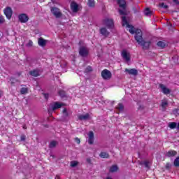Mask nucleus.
<instances>
[{"label":"nucleus","mask_w":179,"mask_h":179,"mask_svg":"<svg viewBox=\"0 0 179 179\" xmlns=\"http://www.w3.org/2000/svg\"><path fill=\"white\" fill-rule=\"evenodd\" d=\"M167 157H173V156H177V151L171 150L166 152L165 155Z\"/></svg>","instance_id":"obj_17"},{"label":"nucleus","mask_w":179,"mask_h":179,"mask_svg":"<svg viewBox=\"0 0 179 179\" xmlns=\"http://www.w3.org/2000/svg\"><path fill=\"white\" fill-rule=\"evenodd\" d=\"M101 76L103 79L106 80H108V79H111V72L107 69L102 71Z\"/></svg>","instance_id":"obj_11"},{"label":"nucleus","mask_w":179,"mask_h":179,"mask_svg":"<svg viewBox=\"0 0 179 179\" xmlns=\"http://www.w3.org/2000/svg\"><path fill=\"white\" fill-rule=\"evenodd\" d=\"M30 75H31V76H40V71L38 70H33L32 71H30Z\"/></svg>","instance_id":"obj_21"},{"label":"nucleus","mask_w":179,"mask_h":179,"mask_svg":"<svg viewBox=\"0 0 179 179\" xmlns=\"http://www.w3.org/2000/svg\"><path fill=\"white\" fill-rule=\"evenodd\" d=\"M29 91V90L27 88H22L20 92L22 94H26V93H27V92Z\"/></svg>","instance_id":"obj_34"},{"label":"nucleus","mask_w":179,"mask_h":179,"mask_svg":"<svg viewBox=\"0 0 179 179\" xmlns=\"http://www.w3.org/2000/svg\"><path fill=\"white\" fill-rule=\"evenodd\" d=\"M171 166V165L170 164H166V169H170Z\"/></svg>","instance_id":"obj_41"},{"label":"nucleus","mask_w":179,"mask_h":179,"mask_svg":"<svg viewBox=\"0 0 179 179\" xmlns=\"http://www.w3.org/2000/svg\"><path fill=\"white\" fill-rule=\"evenodd\" d=\"M64 106L63 103L59 102H55L50 104V107L49 108L50 110L55 111V110H58V108H61Z\"/></svg>","instance_id":"obj_10"},{"label":"nucleus","mask_w":179,"mask_h":179,"mask_svg":"<svg viewBox=\"0 0 179 179\" xmlns=\"http://www.w3.org/2000/svg\"><path fill=\"white\" fill-rule=\"evenodd\" d=\"M57 141H53L50 142L49 147L50 148H55V146H57Z\"/></svg>","instance_id":"obj_31"},{"label":"nucleus","mask_w":179,"mask_h":179,"mask_svg":"<svg viewBox=\"0 0 179 179\" xmlns=\"http://www.w3.org/2000/svg\"><path fill=\"white\" fill-rule=\"evenodd\" d=\"M159 6L160 8H163L164 9H167V8H169V6H167V4H165L164 3H160Z\"/></svg>","instance_id":"obj_33"},{"label":"nucleus","mask_w":179,"mask_h":179,"mask_svg":"<svg viewBox=\"0 0 179 179\" xmlns=\"http://www.w3.org/2000/svg\"><path fill=\"white\" fill-rule=\"evenodd\" d=\"M117 3H118L120 8H122V10H119V13H120V15H126L125 1L124 0H117Z\"/></svg>","instance_id":"obj_6"},{"label":"nucleus","mask_w":179,"mask_h":179,"mask_svg":"<svg viewBox=\"0 0 179 179\" xmlns=\"http://www.w3.org/2000/svg\"><path fill=\"white\" fill-rule=\"evenodd\" d=\"M100 157H101L102 159H108V153L105 152H102L100 154Z\"/></svg>","instance_id":"obj_22"},{"label":"nucleus","mask_w":179,"mask_h":179,"mask_svg":"<svg viewBox=\"0 0 179 179\" xmlns=\"http://www.w3.org/2000/svg\"><path fill=\"white\" fill-rule=\"evenodd\" d=\"M121 56L126 62H129V61H131V53L127 50L122 51Z\"/></svg>","instance_id":"obj_4"},{"label":"nucleus","mask_w":179,"mask_h":179,"mask_svg":"<svg viewBox=\"0 0 179 179\" xmlns=\"http://www.w3.org/2000/svg\"><path fill=\"white\" fill-rule=\"evenodd\" d=\"M79 164V162L78 161H71L70 163V165L71 167H76Z\"/></svg>","instance_id":"obj_25"},{"label":"nucleus","mask_w":179,"mask_h":179,"mask_svg":"<svg viewBox=\"0 0 179 179\" xmlns=\"http://www.w3.org/2000/svg\"><path fill=\"white\" fill-rule=\"evenodd\" d=\"M63 114H64V115H65L66 117L68 116V112L66 111V109H64V110H63Z\"/></svg>","instance_id":"obj_39"},{"label":"nucleus","mask_w":179,"mask_h":179,"mask_svg":"<svg viewBox=\"0 0 179 179\" xmlns=\"http://www.w3.org/2000/svg\"><path fill=\"white\" fill-rule=\"evenodd\" d=\"M1 94H2V92H0V96H1Z\"/></svg>","instance_id":"obj_49"},{"label":"nucleus","mask_w":179,"mask_h":179,"mask_svg":"<svg viewBox=\"0 0 179 179\" xmlns=\"http://www.w3.org/2000/svg\"><path fill=\"white\" fill-rule=\"evenodd\" d=\"M159 87L164 94H170V89L167 88L164 85L160 84Z\"/></svg>","instance_id":"obj_14"},{"label":"nucleus","mask_w":179,"mask_h":179,"mask_svg":"<svg viewBox=\"0 0 179 179\" xmlns=\"http://www.w3.org/2000/svg\"><path fill=\"white\" fill-rule=\"evenodd\" d=\"M18 20L21 23H27L29 22V15L25 13L20 14Z\"/></svg>","instance_id":"obj_9"},{"label":"nucleus","mask_w":179,"mask_h":179,"mask_svg":"<svg viewBox=\"0 0 179 179\" xmlns=\"http://www.w3.org/2000/svg\"><path fill=\"white\" fill-rule=\"evenodd\" d=\"M76 143H78L79 145V143H80V139H79L78 138H76L75 139Z\"/></svg>","instance_id":"obj_40"},{"label":"nucleus","mask_w":179,"mask_h":179,"mask_svg":"<svg viewBox=\"0 0 179 179\" xmlns=\"http://www.w3.org/2000/svg\"><path fill=\"white\" fill-rule=\"evenodd\" d=\"M59 94L61 97H64V96H65V92L64 91H59Z\"/></svg>","instance_id":"obj_37"},{"label":"nucleus","mask_w":179,"mask_h":179,"mask_svg":"<svg viewBox=\"0 0 179 179\" xmlns=\"http://www.w3.org/2000/svg\"><path fill=\"white\" fill-rule=\"evenodd\" d=\"M71 10L73 13H76L79 10V4L75 1H72L70 6Z\"/></svg>","instance_id":"obj_12"},{"label":"nucleus","mask_w":179,"mask_h":179,"mask_svg":"<svg viewBox=\"0 0 179 179\" xmlns=\"http://www.w3.org/2000/svg\"><path fill=\"white\" fill-rule=\"evenodd\" d=\"M23 129H26V126H24V127H23Z\"/></svg>","instance_id":"obj_48"},{"label":"nucleus","mask_w":179,"mask_h":179,"mask_svg":"<svg viewBox=\"0 0 179 179\" xmlns=\"http://www.w3.org/2000/svg\"><path fill=\"white\" fill-rule=\"evenodd\" d=\"M169 128H171V129H174V128L177 127V123H176V122H171V123H169Z\"/></svg>","instance_id":"obj_24"},{"label":"nucleus","mask_w":179,"mask_h":179,"mask_svg":"<svg viewBox=\"0 0 179 179\" xmlns=\"http://www.w3.org/2000/svg\"><path fill=\"white\" fill-rule=\"evenodd\" d=\"M92 66H87L86 69V72H91V71H92Z\"/></svg>","instance_id":"obj_38"},{"label":"nucleus","mask_w":179,"mask_h":179,"mask_svg":"<svg viewBox=\"0 0 179 179\" xmlns=\"http://www.w3.org/2000/svg\"><path fill=\"white\" fill-rule=\"evenodd\" d=\"M3 23H5V17L0 15V24H3Z\"/></svg>","instance_id":"obj_35"},{"label":"nucleus","mask_w":179,"mask_h":179,"mask_svg":"<svg viewBox=\"0 0 179 179\" xmlns=\"http://www.w3.org/2000/svg\"><path fill=\"white\" fill-rule=\"evenodd\" d=\"M125 72H128L129 75H134V76H136V75H138V70L135 69H126Z\"/></svg>","instance_id":"obj_16"},{"label":"nucleus","mask_w":179,"mask_h":179,"mask_svg":"<svg viewBox=\"0 0 179 179\" xmlns=\"http://www.w3.org/2000/svg\"><path fill=\"white\" fill-rule=\"evenodd\" d=\"M177 128H178V129H179V122L178 124Z\"/></svg>","instance_id":"obj_47"},{"label":"nucleus","mask_w":179,"mask_h":179,"mask_svg":"<svg viewBox=\"0 0 179 179\" xmlns=\"http://www.w3.org/2000/svg\"><path fill=\"white\" fill-rule=\"evenodd\" d=\"M167 104H168V102H167L166 100H164V101H162L161 106H162L163 110H166V107H167Z\"/></svg>","instance_id":"obj_27"},{"label":"nucleus","mask_w":179,"mask_h":179,"mask_svg":"<svg viewBox=\"0 0 179 179\" xmlns=\"http://www.w3.org/2000/svg\"><path fill=\"white\" fill-rule=\"evenodd\" d=\"M136 35L135 36V40L137 41V43L142 45L143 50H148L149 48V46L150 45V42L149 41H145L143 40V38H142V31L141 30H137L136 31Z\"/></svg>","instance_id":"obj_1"},{"label":"nucleus","mask_w":179,"mask_h":179,"mask_svg":"<svg viewBox=\"0 0 179 179\" xmlns=\"http://www.w3.org/2000/svg\"><path fill=\"white\" fill-rule=\"evenodd\" d=\"M122 25L124 26L125 27H127L129 29V33L131 34H136V31L139 29L135 30V28L132 27V25H130L129 23H128V21H127V18L125 17H122Z\"/></svg>","instance_id":"obj_2"},{"label":"nucleus","mask_w":179,"mask_h":179,"mask_svg":"<svg viewBox=\"0 0 179 179\" xmlns=\"http://www.w3.org/2000/svg\"><path fill=\"white\" fill-rule=\"evenodd\" d=\"M38 45H40L41 47H45L46 44H47V41L45 40L43 38H39L38 40Z\"/></svg>","instance_id":"obj_18"},{"label":"nucleus","mask_w":179,"mask_h":179,"mask_svg":"<svg viewBox=\"0 0 179 179\" xmlns=\"http://www.w3.org/2000/svg\"><path fill=\"white\" fill-rule=\"evenodd\" d=\"M176 3H178V0H173Z\"/></svg>","instance_id":"obj_43"},{"label":"nucleus","mask_w":179,"mask_h":179,"mask_svg":"<svg viewBox=\"0 0 179 179\" xmlns=\"http://www.w3.org/2000/svg\"><path fill=\"white\" fill-rule=\"evenodd\" d=\"M45 99H48V94H44Z\"/></svg>","instance_id":"obj_42"},{"label":"nucleus","mask_w":179,"mask_h":179,"mask_svg":"<svg viewBox=\"0 0 179 179\" xmlns=\"http://www.w3.org/2000/svg\"><path fill=\"white\" fill-rule=\"evenodd\" d=\"M99 31L104 37H108V36L110 35V32L107 30L106 27L100 28Z\"/></svg>","instance_id":"obj_15"},{"label":"nucleus","mask_w":179,"mask_h":179,"mask_svg":"<svg viewBox=\"0 0 179 179\" xmlns=\"http://www.w3.org/2000/svg\"><path fill=\"white\" fill-rule=\"evenodd\" d=\"M3 13H4L5 16L6 17V18L8 20H10V19L12 18V15L13 13V10H12V8L6 7L3 10Z\"/></svg>","instance_id":"obj_5"},{"label":"nucleus","mask_w":179,"mask_h":179,"mask_svg":"<svg viewBox=\"0 0 179 179\" xmlns=\"http://www.w3.org/2000/svg\"><path fill=\"white\" fill-rule=\"evenodd\" d=\"M21 141H24V136L21 137Z\"/></svg>","instance_id":"obj_44"},{"label":"nucleus","mask_w":179,"mask_h":179,"mask_svg":"<svg viewBox=\"0 0 179 179\" xmlns=\"http://www.w3.org/2000/svg\"><path fill=\"white\" fill-rule=\"evenodd\" d=\"M173 165L175 167H179V157L174 160Z\"/></svg>","instance_id":"obj_29"},{"label":"nucleus","mask_w":179,"mask_h":179,"mask_svg":"<svg viewBox=\"0 0 179 179\" xmlns=\"http://www.w3.org/2000/svg\"><path fill=\"white\" fill-rule=\"evenodd\" d=\"M50 12L57 19L62 16V13L61 12V10H59V8L57 7H52L50 8Z\"/></svg>","instance_id":"obj_3"},{"label":"nucleus","mask_w":179,"mask_h":179,"mask_svg":"<svg viewBox=\"0 0 179 179\" xmlns=\"http://www.w3.org/2000/svg\"><path fill=\"white\" fill-rule=\"evenodd\" d=\"M103 24L107 26L108 29H113L114 27V21L112 19L106 18L103 21Z\"/></svg>","instance_id":"obj_7"},{"label":"nucleus","mask_w":179,"mask_h":179,"mask_svg":"<svg viewBox=\"0 0 179 179\" xmlns=\"http://www.w3.org/2000/svg\"><path fill=\"white\" fill-rule=\"evenodd\" d=\"M78 118L79 120L86 121L87 120H90V115H89V113H86L85 115H80L78 116Z\"/></svg>","instance_id":"obj_19"},{"label":"nucleus","mask_w":179,"mask_h":179,"mask_svg":"<svg viewBox=\"0 0 179 179\" xmlns=\"http://www.w3.org/2000/svg\"><path fill=\"white\" fill-rule=\"evenodd\" d=\"M117 108L119 110V111H122V110H124V105L119 103L117 106Z\"/></svg>","instance_id":"obj_30"},{"label":"nucleus","mask_w":179,"mask_h":179,"mask_svg":"<svg viewBox=\"0 0 179 179\" xmlns=\"http://www.w3.org/2000/svg\"><path fill=\"white\" fill-rule=\"evenodd\" d=\"M88 143L90 145H93L94 143V134L93 131H90L88 133Z\"/></svg>","instance_id":"obj_13"},{"label":"nucleus","mask_w":179,"mask_h":179,"mask_svg":"<svg viewBox=\"0 0 179 179\" xmlns=\"http://www.w3.org/2000/svg\"><path fill=\"white\" fill-rule=\"evenodd\" d=\"M110 173H117L118 171V166L113 165L109 169Z\"/></svg>","instance_id":"obj_20"},{"label":"nucleus","mask_w":179,"mask_h":179,"mask_svg":"<svg viewBox=\"0 0 179 179\" xmlns=\"http://www.w3.org/2000/svg\"><path fill=\"white\" fill-rule=\"evenodd\" d=\"M55 179H59V176H57L55 177Z\"/></svg>","instance_id":"obj_45"},{"label":"nucleus","mask_w":179,"mask_h":179,"mask_svg":"<svg viewBox=\"0 0 179 179\" xmlns=\"http://www.w3.org/2000/svg\"><path fill=\"white\" fill-rule=\"evenodd\" d=\"M141 164H143L145 167L149 169V165L150 164V162H149V160H146V161L141 162Z\"/></svg>","instance_id":"obj_28"},{"label":"nucleus","mask_w":179,"mask_h":179,"mask_svg":"<svg viewBox=\"0 0 179 179\" xmlns=\"http://www.w3.org/2000/svg\"><path fill=\"white\" fill-rule=\"evenodd\" d=\"M87 5L90 6V8H94V0H88Z\"/></svg>","instance_id":"obj_23"},{"label":"nucleus","mask_w":179,"mask_h":179,"mask_svg":"<svg viewBox=\"0 0 179 179\" xmlns=\"http://www.w3.org/2000/svg\"><path fill=\"white\" fill-rule=\"evenodd\" d=\"M157 45L158 47H161V48H164V47H166V43L163 41H159Z\"/></svg>","instance_id":"obj_26"},{"label":"nucleus","mask_w":179,"mask_h":179,"mask_svg":"<svg viewBox=\"0 0 179 179\" xmlns=\"http://www.w3.org/2000/svg\"><path fill=\"white\" fill-rule=\"evenodd\" d=\"M144 13L146 16H149L150 15L152 14V12L150 11V10L149 8H146Z\"/></svg>","instance_id":"obj_32"},{"label":"nucleus","mask_w":179,"mask_h":179,"mask_svg":"<svg viewBox=\"0 0 179 179\" xmlns=\"http://www.w3.org/2000/svg\"><path fill=\"white\" fill-rule=\"evenodd\" d=\"M79 54L81 57H87L89 55V49L86 46H81L79 49Z\"/></svg>","instance_id":"obj_8"},{"label":"nucleus","mask_w":179,"mask_h":179,"mask_svg":"<svg viewBox=\"0 0 179 179\" xmlns=\"http://www.w3.org/2000/svg\"><path fill=\"white\" fill-rule=\"evenodd\" d=\"M87 160L88 163H90V159H87Z\"/></svg>","instance_id":"obj_46"},{"label":"nucleus","mask_w":179,"mask_h":179,"mask_svg":"<svg viewBox=\"0 0 179 179\" xmlns=\"http://www.w3.org/2000/svg\"><path fill=\"white\" fill-rule=\"evenodd\" d=\"M27 47H33V41L29 40L27 43Z\"/></svg>","instance_id":"obj_36"}]
</instances>
